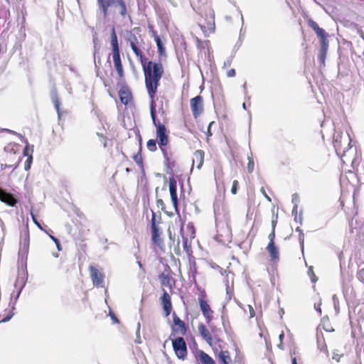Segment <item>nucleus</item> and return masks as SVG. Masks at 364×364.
<instances>
[{
  "label": "nucleus",
  "mask_w": 364,
  "mask_h": 364,
  "mask_svg": "<svg viewBox=\"0 0 364 364\" xmlns=\"http://www.w3.org/2000/svg\"><path fill=\"white\" fill-rule=\"evenodd\" d=\"M297 208H298V204H295L294 206V208L292 210V215H295V220L297 221L298 216H297Z\"/></svg>",
  "instance_id": "nucleus-39"
},
{
  "label": "nucleus",
  "mask_w": 364,
  "mask_h": 364,
  "mask_svg": "<svg viewBox=\"0 0 364 364\" xmlns=\"http://www.w3.org/2000/svg\"><path fill=\"white\" fill-rule=\"evenodd\" d=\"M138 264H139V266L140 267H141V266H142V265H141V262H138Z\"/></svg>",
  "instance_id": "nucleus-61"
},
{
  "label": "nucleus",
  "mask_w": 364,
  "mask_h": 364,
  "mask_svg": "<svg viewBox=\"0 0 364 364\" xmlns=\"http://www.w3.org/2000/svg\"><path fill=\"white\" fill-rule=\"evenodd\" d=\"M111 317L114 323H118V319L117 318V317L114 315H112Z\"/></svg>",
  "instance_id": "nucleus-55"
},
{
  "label": "nucleus",
  "mask_w": 364,
  "mask_h": 364,
  "mask_svg": "<svg viewBox=\"0 0 364 364\" xmlns=\"http://www.w3.org/2000/svg\"><path fill=\"white\" fill-rule=\"evenodd\" d=\"M111 46L112 48V53L119 52V44L117 41V36L115 32L114 27L112 28L111 33Z\"/></svg>",
  "instance_id": "nucleus-18"
},
{
  "label": "nucleus",
  "mask_w": 364,
  "mask_h": 364,
  "mask_svg": "<svg viewBox=\"0 0 364 364\" xmlns=\"http://www.w3.org/2000/svg\"><path fill=\"white\" fill-rule=\"evenodd\" d=\"M235 75V69H230L227 73V76L229 77H234Z\"/></svg>",
  "instance_id": "nucleus-40"
},
{
  "label": "nucleus",
  "mask_w": 364,
  "mask_h": 364,
  "mask_svg": "<svg viewBox=\"0 0 364 364\" xmlns=\"http://www.w3.org/2000/svg\"><path fill=\"white\" fill-rule=\"evenodd\" d=\"M309 26L311 27V28L316 32L319 29L318 25L314 21L311 20L309 21Z\"/></svg>",
  "instance_id": "nucleus-34"
},
{
  "label": "nucleus",
  "mask_w": 364,
  "mask_h": 364,
  "mask_svg": "<svg viewBox=\"0 0 364 364\" xmlns=\"http://www.w3.org/2000/svg\"><path fill=\"white\" fill-rule=\"evenodd\" d=\"M33 149L30 148L28 146H26L23 150L24 156L29 157V155H32Z\"/></svg>",
  "instance_id": "nucleus-33"
},
{
  "label": "nucleus",
  "mask_w": 364,
  "mask_h": 364,
  "mask_svg": "<svg viewBox=\"0 0 364 364\" xmlns=\"http://www.w3.org/2000/svg\"><path fill=\"white\" fill-rule=\"evenodd\" d=\"M33 157L32 155H29V157L27 158L26 161L24 163V168L26 171H28L31 168V165L32 163Z\"/></svg>",
  "instance_id": "nucleus-30"
},
{
  "label": "nucleus",
  "mask_w": 364,
  "mask_h": 364,
  "mask_svg": "<svg viewBox=\"0 0 364 364\" xmlns=\"http://www.w3.org/2000/svg\"><path fill=\"white\" fill-rule=\"evenodd\" d=\"M317 344H318V348L321 351H324L328 354L327 347L325 343L324 339L323 338H317Z\"/></svg>",
  "instance_id": "nucleus-24"
},
{
  "label": "nucleus",
  "mask_w": 364,
  "mask_h": 364,
  "mask_svg": "<svg viewBox=\"0 0 364 364\" xmlns=\"http://www.w3.org/2000/svg\"><path fill=\"white\" fill-rule=\"evenodd\" d=\"M219 359L224 364H232V360L228 351L222 350L218 355Z\"/></svg>",
  "instance_id": "nucleus-19"
},
{
  "label": "nucleus",
  "mask_w": 364,
  "mask_h": 364,
  "mask_svg": "<svg viewBox=\"0 0 364 364\" xmlns=\"http://www.w3.org/2000/svg\"><path fill=\"white\" fill-rule=\"evenodd\" d=\"M55 245H56V247H57L58 250L59 251H60V250H61V245H60V241H59V240H58V242H55Z\"/></svg>",
  "instance_id": "nucleus-52"
},
{
  "label": "nucleus",
  "mask_w": 364,
  "mask_h": 364,
  "mask_svg": "<svg viewBox=\"0 0 364 364\" xmlns=\"http://www.w3.org/2000/svg\"><path fill=\"white\" fill-rule=\"evenodd\" d=\"M154 214L153 215V218H152V230H153V238L154 240L155 239L156 237V225L154 224Z\"/></svg>",
  "instance_id": "nucleus-38"
},
{
  "label": "nucleus",
  "mask_w": 364,
  "mask_h": 364,
  "mask_svg": "<svg viewBox=\"0 0 364 364\" xmlns=\"http://www.w3.org/2000/svg\"><path fill=\"white\" fill-rule=\"evenodd\" d=\"M155 41L158 48V50L160 55L165 54V48L164 47L162 42L159 36L155 37Z\"/></svg>",
  "instance_id": "nucleus-23"
},
{
  "label": "nucleus",
  "mask_w": 364,
  "mask_h": 364,
  "mask_svg": "<svg viewBox=\"0 0 364 364\" xmlns=\"http://www.w3.org/2000/svg\"><path fill=\"white\" fill-rule=\"evenodd\" d=\"M321 48H320V53L318 55V60L320 63L324 66L325 65V59L327 54V50L328 48V41H324L321 42Z\"/></svg>",
  "instance_id": "nucleus-13"
},
{
  "label": "nucleus",
  "mask_w": 364,
  "mask_h": 364,
  "mask_svg": "<svg viewBox=\"0 0 364 364\" xmlns=\"http://www.w3.org/2000/svg\"><path fill=\"white\" fill-rule=\"evenodd\" d=\"M276 223H277L276 220L272 221V230H275Z\"/></svg>",
  "instance_id": "nucleus-56"
},
{
  "label": "nucleus",
  "mask_w": 364,
  "mask_h": 364,
  "mask_svg": "<svg viewBox=\"0 0 364 364\" xmlns=\"http://www.w3.org/2000/svg\"><path fill=\"white\" fill-rule=\"evenodd\" d=\"M151 105H150V111H151V117L153 120V123L156 127V135L159 138V148L163 152L164 156L167 159V153L165 149V146L167 145L168 142V136L166 134V129L165 126L161 124L159 121H156V116L155 112V104L154 101V98L151 99Z\"/></svg>",
  "instance_id": "nucleus-2"
},
{
  "label": "nucleus",
  "mask_w": 364,
  "mask_h": 364,
  "mask_svg": "<svg viewBox=\"0 0 364 364\" xmlns=\"http://www.w3.org/2000/svg\"><path fill=\"white\" fill-rule=\"evenodd\" d=\"M127 41L129 43L131 48L134 47H141V44L143 43V40L141 38H139L136 36L135 34L130 33L128 36Z\"/></svg>",
  "instance_id": "nucleus-17"
},
{
  "label": "nucleus",
  "mask_w": 364,
  "mask_h": 364,
  "mask_svg": "<svg viewBox=\"0 0 364 364\" xmlns=\"http://www.w3.org/2000/svg\"><path fill=\"white\" fill-rule=\"evenodd\" d=\"M204 152L201 150H197L194 152L193 163L197 164V168L200 169L203 164Z\"/></svg>",
  "instance_id": "nucleus-15"
},
{
  "label": "nucleus",
  "mask_w": 364,
  "mask_h": 364,
  "mask_svg": "<svg viewBox=\"0 0 364 364\" xmlns=\"http://www.w3.org/2000/svg\"><path fill=\"white\" fill-rule=\"evenodd\" d=\"M299 202V196L297 194H294L292 196V203L295 205L297 204Z\"/></svg>",
  "instance_id": "nucleus-41"
},
{
  "label": "nucleus",
  "mask_w": 364,
  "mask_h": 364,
  "mask_svg": "<svg viewBox=\"0 0 364 364\" xmlns=\"http://www.w3.org/2000/svg\"><path fill=\"white\" fill-rule=\"evenodd\" d=\"M31 217L34 223L36 224L39 228L42 229V227L41 226L40 223L37 221L36 216L32 213Z\"/></svg>",
  "instance_id": "nucleus-42"
},
{
  "label": "nucleus",
  "mask_w": 364,
  "mask_h": 364,
  "mask_svg": "<svg viewBox=\"0 0 364 364\" xmlns=\"http://www.w3.org/2000/svg\"><path fill=\"white\" fill-rule=\"evenodd\" d=\"M90 275L94 286L99 287H103L105 275L96 267L90 265L89 267Z\"/></svg>",
  "instance_id": "nucleus-5"
},
{
  "label": "nucleus",
  "mask_w": 364,
  "mask_h": 364,
  "mask_svg": "<svg viewBox=\"0 0 364 364\" xmlns=\"http://www.w3.org/2000/svg\"><path fill=\"white\" fill-rule=\"evenodd\" d=\"M248 307L250 309V317H253L254 316V309L250 305H249Z\"/></svg>",
  "instance_id": "nucleus-49"
},
{
  "label": "nucleus",
  "mask_w": 364,
  "mask_h": 364,
  "mask_svg": "<svg viewBox=\"0 0 364 364\" xmlns=\"http://www.w3.org/2000/svg\"><path fill=\"white\" fill-rule=\"evenodd\" d=\"M98 135L100 136V141L103 144L104 146L106 147L107 146V139L102 135H100V134H98Z\"/></svg>",
  "instance_id": "nucleus-43"
},
{
  "label": "nucleus",
  "mask_w": 364,
  "mask_h": 364,
  "mask_svg": "<svg viewBox=\"0 0 364 364\" xmlns=\"http://www.w3.org/2000/svg\"><path fill=\"white\" fill-rule=\"evenodd\" d=\"M242 107L244 109H246V104L245 103L242 104Z\"/></svg>",
  "instance_id": "nucleus-59"
},
{
  "label": "nucleus",
  "mask_w": 364,
  "mask_h": 364,
  "mask_svg": "<svg viewBox=\"0 0 364 364\" xmlns=\"http://www.w3.org/2000/svg\"><path fill=\"white\" fill-rule=\"evenodd\" d=\"M51 100L54 104V106H55L58 113L59 114L60 102L59 98L58 97L57 92L55 91H54L51 93Z\"/></svg>",
  "instance_id": "nucleus-22"
},
{
  "label": "nucleus",
  "mask_w": 364,
  "mask_h": 364,
  "mask_svg": "<svg viewBox=\"0 0 364 364\" xmlns=\"http://www.w3.org/2000/svg\"><path fill=\"white\" fill-rule=\"evenodd\" d=\"M291 363H292V364H297L296 358L295 357L291 358Z\"/></svg>",
  "instance_id": "nucleus-57"
},
{
  "label": "nucleus",
  "mask_w": 364,
  "mask_h": 364,
  "mask_svg": "<svg viewBox=\"0 0 364 364\" xmlns=\"http://www.w3.org/2000/svg\"><path fill=\"white\" fill-rule=\"evenodd\" d=\"M140 327H141V325H140V323H137V328H136V336L138 337V338L139 339V332H140Z\"/></svg>",
  "instance_id": "nucleus-47"
},
{
  "label": "nucleus",
  "mask_w": 364,
  "mask_h": 364,
  "mask_svg": "<svg viewBox=\"0 0 364 364\" xmlns=\"http://www.w3.org/2000/svg\"><path fill=\"white\" fill-rule=\"evenodd\" d=\"M161 281L162 286L168 287L170 289H171L172 286L173 285V282L168 275L162 274L161 276Z\"/></svg>",
  "instance_id": "nucleus-21"
},
{
  "label": "nucleus",
  "mask_w": 364,
  "mask_h": 364,
  "mask_svg": "<svg viewBox=\"0 0 364 364\" xmlns=\"http://www.w3.org/2000/svg\"><path fill=\"white\" fill-rule=\"evenodd\" d=\"M172 345L176 356L183 360L187 355V347L184 339L178 337L172 341Z\"/></svg>",
  "instance_id": "nucleus-4"
},
{
  "label": "nucleus",
  "mask_w": 364,
  "mask_h": 364,
  "mask_svg": "<svg viewBox=\"0 0 364 364\" xmlns=\"http://www.w3.org/2000/svg\"><path fill=\"white\" fill-rule=\"evenodd\" d=\"M198 301L203 315L205 318L207 323H210L213 319V311L211 310L208 302L205 301L202 296L199 297Z\"/></svg>",
  "instance_id": "nucleus-7"
},
{
  "label": "nucleus",
  "mask_w": 364,
  "mask_h": 364,
  "mask_svg": "<svg viewBox=\"0 0 364 364\" xmlns=\"http://www.w3.org/2000/svg\"><path fill=\"white\" fill-rule=\"evenodd\" d=\"M97 2L105 17L107 15L109 6H113L115 11L119 12L122 16H124L127 14L126 5L123 0H97Z\"/></svg>",
  "instance_id": "nucleus-3"
},
{
  "label": "nucleus",
  "mask_w": 364,
  "mask_h": 364,
  "mask_svg": "<svg viewBox=\"0 0 364 364\" xmlns=\"http://www.w3.org/2000/svg\"><path fill=\"white\" fill-rule=\"evenodd\" d=\"M261 192L262 193V194L264 195V196L269 200V201H271V198L266 193L265 191H264V188H261Z\"/></svg>",
  "instance_id": "nucleus-45"
},
{
  "label": "nucleus",
  "mask_w": 364,
  "mask_h": 364,
  "mask_svg": "<svg viewBox=\"0 0 364 364\" xmlns=\"http://www.w3.org/2000/svg\"><path fill=\"white\" fill-rule=\"evenodd\" d=\"M119 95L122 103L128 105L132 100V94L127 87H122L119 92Z\"/></svg>",
  "instance_id": "nucleus-11"
},
{
  "label": "nucleus",
  "mask_w": 364,
  "mask_h": 364,
  "mask_svg": "<svg viewBox=\"0 0 364 364\" xmlns=\"http://www.w3.org/2000/svg\"><path fill=\"white\" fill-rule=\"evenodd\" d=\"M296 231L299 232V242L301 246V250L304 251V235L302 232L301 230L299 228L296 229Z\"/></svg>",
  "instance_id": "nucleus-29"
},
{
  "label": "nucleus",
  "mask_w": 364,
  "mask_h": 364,
  "mask_svg": "<svg viewBox=\"0 0 364 364\" xmlns=\"http://www.w3.org/2000/svg\"><path fill=\"white\" fill-rule=\"evenodd\" d=\"M163 291V295L161 297V304L165 312V316H168L171 314L172 309L171 296L166 290L164 289Z\"/></svg>",
  "instance_id": "nucleus-8"
},
{
  "label": "nucleus",
  "mask_w": 364,
  "mask_h": 364,
  "mask_svg": "<svg viewBox=\"0 0 364 364\" xmlns=\"http://www.w3.org/2000/svg\"><path fill=\"white\" fill-rule=\"evenodd\" d=\"M134 160L137 164L141 163V157H139L138 156H135Z\"/></svg>",
  "instance_id": "nucleus-53"
},
{
  "label": "nucleus",
  "mask_w": 364,
  "mask_h": 364,
  "mask_svg": "<svg viewBox=\"0 0 364 364\" xmlns=\"http://www.w3.org/2000/svg\"><path fill=\"white\" fill-rule=\"evenodd\" d=\"M50 237L52 239V240L54 242H57L58 239H57L56 237H55L54 236L51 235H49Z\"/></svg>",
  "instance_id": "nucleus-54"
},
{
  "label": "nucleus",
  "mask_w": 364,
  "mask_h": 364,
  "mask_svg": "<svg viewBox=\"0 0 364 364\" xmlns=\"http://www.w3.org/2000/svg\"><path fill=\"white\" fill-rule=\"evenodd\" d=\"M198 330L202 338L207 342V343L211 345L213 342V338L210 331L205 327V326L203 323H200L198 326Z\"/></svg>",
  "instance_id": "nucleus-10"
},
{
  "label": "nucleus",
  "mask_w": 364,
  "mask_h": 364,
  "mask_svg": "<svg viewBox=\"0 0 364 364\" xmlns=\"http://www.w3.org/2000/svg\"><path fill=\"white\" fill-rule=\"evenodd\" d=\"M247 169L250 173H252L254 169V161L251 156H248Z\"/></svg>",
  "instance_id": "nucleus-31"
},
{
  "label": "nucleus",
  "mask_w": 364,
  "mask_h": 364,
  "mask_svg": "<svg viewBox=\"0 0 364 364\" xmlns=\"http://www.w3.org/2000/svg\"><path fill=\"white\" fill-rule=\"evenodd\" d=\"M340 358H341V355H340L339 354H338V353H333V359H334V360H336V361H338H338H339V360H340Z\"/></svg>",
  "instance_id": "nucleus-46"
},
{
  "label": "nucleus",
  "mask_w": 364,
  "mask_h": 364,
  "mask_svg": "<svg viewBox=\"0 0 364 364\" xmlns=\"http://www.w3.org/2000/svg\"><path fill=\"white\" fill-rule=\"evenodd\" d=\"M314 308H315V309H316L317 311H318V312H319V314H321V308H320V304H318V305L315 304V305H314Z\"/></svg>",
  "instance_id": "nucleus-50"
},
{
  "label": "nucleus",
  "mask_w": 364,
  "mask_h": 364,
  "mask_svg": "<svg viewBox=\"0 0 364 364\" xmlns=\"http://www.w3.org/2000/svg\"><path fill=\"white\" fill-rule=\"evenodd\" d=\"M131 48L140 60L144 73L146 87L150 98L153 99L156 95L159 80L164 73L163 66L160 63L147 61L143 55L141 47L136 46Z\"/></svg>",
  "instance_id": "nucleus-1"
},
{
  "label": "nucleus",
  "mask_w": 364,
  "mask_h": 364,
  "mask_svg": "<svg viewBox=\"0 0 364 364\" xmlns=\"http://www.w3.org/2000/svg\"><path fill=\"white\" fill-rule=\"evenodd\" d=\"M210 16L213 19L214 18V12L213 10L210 11Z\"/></svg>",
  "instance_id": "nucleus-58"
},
{
  "label": "nucleus",
  "mask_w": 364,
  "mask_h": 364,
  "mask_svg": "<svg viewBox=\"0 0 364 364\" xmlns=\"http://www.w3.org/2000/svg\"><path fill=\"white\" fill-rule=\"evenodd\" d=\"M267 250L269 254L272 261L276 262L279 259V249L277 248V247L275 246L274 244H268L267 247Z\"/></svg>",
  "instance_id": "nucleus-14"
},
{
  "label": "nucleus",
  "mask_w": 364,
  "mask_h": 364,
  "mask_svg": "<svg viewBox=\"0 0 364 364\" xmlns=\"http://www.w3.org/2000/svg\"><path fill=\"white\" fill-rule=\"evenodd\" d=\"M168 183H169V191H170L172 203H173L175 209L177 210V205H178V198H177V193H176L177 183H176V181L173 178H169Z\"/></svg>",
  "instance_id": "nucleus-9"
},
{
  "label": "nucleus",
  "mask_w": 364,
  "mask_h": 364,
  "mask_svg": "<svg viewBox=\"0 0 364 364\" xmlns=\"http://www.w3.org/2000/svg\"><path fill=\"white\" fill-rule=\"evenodd\" d=\"M237 186H238V181H234L232 182V188H231V192H232V194H236L237 193Z\"/></svg>",
  "instance_id": "nucleus-35"
},
{
  "label": "nucleus",
  "mask_w": 364,
  "mask_h": 364,
  "mask_svg": "<svg viewBox=\"0 0 364 364\" xmlns=\"http://www.w3.org/2000/svg\"><path fill=\"white\" fill-rule=\"evenodd\" d=\"M164 205V202L161 199L157 200V205L158 207L162 206Z\"/></svg>",
  "instance_id": "nucleus-51"
},
{
  "label": "nucleus",
  "mask_w": 364,
  "mask_h": 364,
  "mask_svg": "<svg viewBox=\"0 0 364 364\" xmlns=\"http://www.w3.org/2000/svg\"><path fill=\"white\" fill-rule=\"evenodd\" d=\"M112 58H113V62L114 67L116 68V70L119 75V76L121 77L123 76V68L120 59V54L119 52L118 53H112Z\"/></svg>",
  "instance_id": "nucleus-12"
},
{
  "label": "nucleus",
  "mask_w": 364,
  "mask_h": 364,
  "mask_svg": "<svg viewBox=\"0 0 364 364\" xmlns=\"http://www.w3.org/2000/svg\"><path fill=\"white\" fill-rule=\"evenodd\" d=\"M147 149L151 151L156 150V141L154 139H149L147 142Z\"/></svg>",
  "instance_id": "nucleus-26"
},
{
  "label": "nucleus",
  "mask_w": 364,
  "mask_h": 364,
  "mask_svg": "<svg viewBox=\"0 0 364 364\" xmlns=\"http://www.w3.org/2000/svg\"><path fill=\"white\" fill-rule=\"evenodd\" d=\"M183 230V226L182 225L181 228V235L183 239V246L184 250L189 255L191 252V245L188 244V237L184 235Z\"/></svg>",
  "instance_id": "nucleus-20"
},
{
  "label": "nucleus",
  "mask_w": 364,
  "mask_h": 364,
  "mask_svg": "<svg viewBox=\"0 0 364 364\" xmlns=\"http://www.w3.org/2000/svg\"><path fill=\"white\" fill-rule=\"evenodd\" d=\"M316 35L318 38H320V43L324 41H328L327 39V34L323 28H319L318 31H316Z\"/></svg>",
  "instance_id": "nucleus-25"
},
{
  "label": "nucleus",
  "mask_w": 364,
  "mask_h": 364,
  "mask_svg": "<svg viewBox=\"0 0 364 364\" xmlns=\"http://www.w3.org/2000/svg\"><path fill=\"white\" fill-rule=\"evenodd\" d=\"M14 316V313L11 314L10 315L6 316L5 318H4L2 320H1V322H7L9 321L11 317Z\"/></svg>",
  "instance_id": "nucleus-44"
},
{
  "label": "nucleus",
  "mask_w": 364,
  "mask_h": 364,
  "mask_svg": "<svg viewBox=\"0 0 364 364\" xmlns=\"http://www.w3.org/2000/svg\"><path fill=\"white\" fill-rule=\"evenodd\" d=\"M284 332H282L279 336V344L278 345V347L280 348V349H283V339H284Z\"/></svg>",
  "instance_id": "nucleus-36"
},
{
  "label": "nucleus",
  "mask_w": 364,
  "mask_h": 364,
  "mask_svg": "<svg viewBox=\"0 0 364 364\" xmlns=\"http://www.w3.org/2000/svg\"><path fill=\"white\" fill-rule=\"evenodd\" d=\"M190 106L193 115L197 118L203 111V100L201 96L198 95L190 101Z\"/></svg>",
  "instance_id": "nucleus-6"
},
{
  "label": "nucleus",
  "mask_w": 364,
  "mask_h": 364,
  "mask_svg": "<svg viewBox=\"0 0 364 364\" xmlns=\"http://www.w3.org/2000/svg\"><path fill=\"white\" fill-rule=\"evenodd\" d=\"M173 323L176 326H178L180 328H185L184 322L181 321L175 314L173 315Z\"/></svg>",
  "instance_id": "nucleus-27"
},
{
  "label": "nucleus",
  "mask_w": 364,
  "mask_h": 364,
  "mask_svg": "<svg viewBox=\"0 0 364 364\" xmlns=\"http://www.w3.org/2000/svg\"><path fill=\"white\" fill-rule=\"evenodd\" d=\"M186 229L189 233L190 238H194L195 237V230H194L193 224L189 223L186 226Z\"/></svg>",
  "instance_id": "nucleus-28"
},
{
  "label": "nucleus",
  "mask_w": 364,
  "mask_h": 364,
  "mask_svg": "<svg viewBox=\"0 0 364 364\" xmlns=\"http://www.w3.org/2000/svg\"><path fill=\"white\" fill-rule=\"evenodd\" d=\"M198 360H199L200 364H215L213 359L203 351H200L198 353Z\"/></svg>",
  "instance_id": "nucleus-16"
},
{
  "label": "nucleus",
  "mask_w": 364,
  "mask_h": 364,
  "mask_svg": "<svg viewBox=\"0 0 364 364\" xmlns=\"http://www.w3.org/2000/svg\"><path fill=\"white\" fill-rule=\"evenodd\" d=\"M308 274L309 276L311 277V279L312 281V282H316V276L314 273V271H313V267H310L308 269Z\"/></svg>",
  "instance_id": "nucleus-32"
},
{
  "label": "nucleus",
  "mask_w": 364,
  "mask_h": 364,
  "mask_svg": "<svg viewBox=\"0 0 364 364\" xmlns=\"http://www.w3.org/2000/svg\"><path fill=\"white\" fill-rule=\"evenodd\" d=\"M275 237V232L272 230V232L269 235L268 238L269 240V244H274V240Z\"/></svg>",
  "instance_id": "nucleus-37"
},
{
  "label": "nucleus",
  "mask_w": 364,
  "mask_h": 364,
  "mask_svg": "<svg viewBox=\"0 0 364 364\" xmlns=\"http://www.w3.org/2000/svg\"><path fill=\"white\" fill-rule=\"evenodd\" d=\"M231 63H232V60L231 59H228L224 63V67H229L231 65Z\"/></svg>",
  "instance_id": "nucleus-48"
},
{
  "label": "nucleus",
  "mask_w": 364,
  "mask_h": 364,
  "mask_svg": "<svg viewBox=\"0 0 364 364\" xmlns=\"http://www.w3.org/2000/svg\"><path fill=\"white\" fill-rule=\"evenodd\" d=\"M177 248L179 250V240L177 241Z\"/></svg>",
  "instance_id": "nucleus-60"
}]
</instances>
